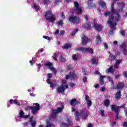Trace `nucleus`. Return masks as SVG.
Listing matches in <instances>:
<instances>
[{
	"label": "nucleus",
	"mask_w": 127,
	"mask_h": 127,
	"mask_svg": "<svg viewBox=\"0 0 127 127\" xmlns=\"http://www.w3.org/2000/svg\"><path fill=\"white\" fill-rule=\"evenodd\" d=\"M115 18V17L114 15H112L111 16H109V19L108 21V23L110 26L111 28L112 29V30H110L109 32V34L110 35H113L114 34V31L116 30V25H117V23H114V19Z\"/></svg>",
	"instance_id": "nucleus-1"
},
{
	"label": "nucleus",
	"mask_w": 127,
	"mask_h": 127,
	"mask_svg": "<svg viewBox=\"0 0 127 127\" xmlns=\"http://www.w3.org/2000/svg\"><path fill=\"white\" fill-rule=\"evenodd\" d=\"M44 16L46 20H49L51 22H54V21L56 20L55 17H54L53 15V13H52V10H48L44 12Z\"/></svg>",
	"instance_id": "nucleus-2"
},
{
	"label": "nucleus",
	"mask_w": 127,
	"mask_h": 127,
	"mask_svg": "<svg viewBox=\"0 0 127 127\" xmlns=\"http://www.w3.org/2000/svg\"><path fill=\"white\" fill-rule=\"evenodd\" d=\"M83 115V119L86 120L88 118V113L86 111V109H82L80 110V113L78 111L75 112L74 116L75 117L76 121L80 120V116Z\"/></svg>",
	"instance_id": "nucleus-3"
},
{
	"label": "nucleus",
	"mask_w": 127,
	"mask_h": 127,
	"mask_svg": "<svg viewBox=\"0 0 127 127\" xmlns=\"http://www.w3.org/2000/svg\"><path fill=\"white\" fill-rule=\"evenodd\" d=\"M34 106H29V109L31 110L33 115L37 114V112L40 110V105L39 103H34Z\"/></svg>",
	"instance_id": "nucleus-4"
},
{
	"label": "nucleus",
	"mask_w": 127,
	"mask_h": 127,
	"mask_svg": "<svg viewBox=\"0 0 127 127\" xmlns=\"http://www.w3.org/2000/svg\"><path fill=\"white\" fill-rule=\"evenodd\" d=\"M77 51L82 52L83 53H86V52H89L90 54H93L94 50L90 47L84 48V47H78L76 49Z\"/></svg>",
	"instance_id": "nucleus-5"
},
{
	"label": "nucleus",
	"mask_w": 127,
	"mask_h": 127,
	"mask_svg": "<svg viewBox=\"0 0 127 127\" xmlns=\"http://www.w3.org/2000/svg\"><path fill=\"white\" fill-rule=\"evenodd\" d=\"M111 110L113 112H115L116 114V120H118V119H121V117H119V114H120V107L119 106H116L115 105H112L111 106Z\"/></svg>",
	"instance_id": "nucleus-6"
},
{
	"label": "nucleus",
	"mask_w": 127,
	"mask_h": 127,
	"mask_svg": "<svg viewBox=\"0 0 127 127\" xmlns=\"http://www.w3.org/2000/svg\"><path fill=\"white\" fill-rule=\"evenodd\" d=\"M68 20H69L71 23L77 24L80 22V18L76 16H70L68 17Z\"/></svg>",
	"instance_id": "nucleus-7"
},
{
	"label": "nucleus",
	"mask_w": 127,
	"mask_h": 127,
	"mask_svg": "<svg viewBox=\"0 0 127 127\" xmlns=\"http://www.w3.org/2000/svg\"><path fill=\"white\" fill-rule=\"evenodd\" d=\"M81 41L82 45H87L88 42H92V39L88 38L85 34H83L81 37Z\"/></svg>",
	"instance_id": "nucleus-8"
},
{
	"label": "nucleus",
	"mask_w": 127,
	"mask_h": 127,
	"mask_svg": "<svg viewBox=\"0 0 127 127\" xmlns=\"http://www.w3.org/2000/svg\"><path fill=\"white\" fill-rule=\"evenodd\" d=\"M44 65L45 66V67H48V68L51 70V71H52L53 73L55 75H56V73H57V71H56V70L55 69V68L52 66V64L50 62L48 63H44Z\"/></svg>",
	"instance_id": "nucleus-9"
},
{
	"label": "nucleus",
	"mask_w": 127,
	"mask_h": 127,
	"mask_svg": "<svg viewBox=\"0 0 127 127\" xmlns=\"http://www.w3.org/2000/svg\"><path fill=\"white\" fill-rule=\"evenodd\" d=\"M93 27L96 29V31H98V32L102 31V29H103V25L97 23H94L93 24Z\"/></svg>",
	"instance_id": "nucleus-10"
},
{
	"label": "nucleus",
	"mask_w": 127,
	"mask_h": 127,
	"mask_svg": "<svg viewBox=\"0 0 127 127\" xmlns=\"http://www.w3.org/2000/svg\"><path fill=\"white\" fill-rule=\"evenodd\" d=\"M66 122L67 123H65L64 122L62 123L61 124V127H68V126H70V125H72V121H71L69 118L67 119Z\"/></svg>",
	"instance_id": "nucleus-11"
},
{
	"label": "nucleus",
	"mask_w": 127,
	"mask_h": 127,
	"mask_svg": "<svg viewBox=\"0 0 127 127\" xmlns=\"http://www.w3.org/2000/svg\"><path fill=\"white\" fill-rule=\"evenodd\" d=\"M74 5L76 11H77L78 13H82V8L79 7V3L77 1H75L74 3Z\"/></svg>",
	"instance_id": "nucleus-12"
},
{
	"label": "nucleus",
	"mask_w": 127,
	"mask_h": 127,
	"mask_svg": "<svg viewBox=\"0 0 127 127\" xmlns=\"http://www.w3.org/2000/svg\"><path fill=\"white\" fill-rule=\"evenodd\" d=\"M80 104H81V102L77 101V99H73L70 101V105H71L72 107H75L76 105Z\"/></svg>",
	"instance_id": "nucleus-13"
},
{
	"label": "nucleus",
	"mask_w": 127,
	"mask_h": 127,
	"mask_svg": "<svg viewBox=\"0 0 127 127\" xmlns=\"http://www.w3.org/2000/svg\"><path fill=\"white\" fill-rule=\"evenodd\" d=\"M65 88L63 84H62L61 86H59L58 88H57V91L58 93H64V92H65Z\"/></svg>",
	"instance_id": "nucleus-14"
},
{
	"label": "nucleus",
	"mask_w": 127,
	"mask_h": 127,
	"mask_svg": "<svg viewBox=\"0 0 127 127\" xmlns=\"http://www.w3.org/2000/svg\"><path fill=\"white\" fill-rule=\"evenodd\" d=\"M108 54L109 55V60L110 61H114L116 58H117V56L113 55V54L111 53V52H108Z\"/></svg>",
	"instance_id": "nucleus-15"
},
{
	"label": "nucleus",
	"mask_w": 127,
	"mask_h": 127,
	"mask_svg": "<svg viewBox=\"0 0 127 127\" xmlns=\"http://www.w3.org/2000/svg\"><path fill=\"white\" fill-rule=\"evenodd\" d=\"M102 42V39L100 35L97 34L95 37V43L96 44H99L100 43Z\"/></svg>",
	"instance_id": "nucleus-16"
},
{
	"label": "nucleus",
	"mask_w": 127,
	"mask_h": 127,
	"mask_svg": "<svg viewBox=\"0 0 127 127\" xmlns=\"http://www.w3.org/2000/svg\"><path fill=\"white\" fill-rule=\"evenodd\" d=\"M84 29H91L92 28V26L90 23H87L84 24L83 25Z\"/></svg>",
	"instance_id": "nucleus-17"
},
{
	"label": "nucleus",
	"mask_w": 127,
	"mask_h": 127,
	"mask_svg": "<svg viewBox=\"0 0 127 127\" xmlns=\"http://www.w3.org/2000/svg\"><path fill=\"white\" fill-rule=\"evenodd\" d=\"M63 109H64V106H62L61 107H58L56 110L53 109V112H56L57 113L59 114V113H61L62 111H63Z\"/></svg>",
	"instance_id": "nucleus-18"
},
{
	"label": "nucleus",
	"mask_w": 127,
	"mask_h": 127,
	"mask_svg": "<svg viewBox=\"0 0 127 127\" xmlns=\"http://www.w3.org/2000/svg\"><path fill=\"white\" fill-rule=\"evenodd\" d=\"M121 97H122V93L121 91H119L115 94V99L116 100H120Z\"/></svg>",
	"instance_id": "nucleus-19"
},
{
	"label": "nucleus",
	"mask_w": 127,
	"mask_h": 127,
	"mask_svg": "<svg viewBox=\"0 0 127 127\" xmlns=\"http://www.w3.org/2000/svg\"><path fill=\"white\" fill-rule=\"evenodd\" d=\"M125 87V84L124 82H119L118 85H117V89H123Z\"/></svg>",
	"instance_id": "nucleus-20"
},
{
	"label": "nucleus",
	"mask_w": 127,
	"mask_h": 127,
	"mask_svg": "<svg viewBox=\"0 0 127 127\" xmlns=\"http://www.w3.org/2000/svg\"><path fill=\"white\" fill-rule=\"evenodd\" d=\"M12 102H13V103L14 104V105H16L17 106H20V103L18 102H17V100H12V99H10L9 100V103L11 104H12Z\"/></svg>",
	"instance_id": "nucleus-21"
},
{
	"label": "nucleus",
	"mask_w": 127,
	"mask_h": 127,
	"mask_svg": "<svg viewBox=\"0 0 127 127\" xmlns=\"http://www.w3.org/2000/svg\"><path fill=\"white\" fill-rule=\"evenodd\" d=\"M99 4H100L101 7H102V8H106V3L104 2L103 0H100L99 2Z\"/></svg>",
	"instance_id": "nucleus-22"
},
{
	"label": "nucleus",
	"mask_w": 127,
	"mask_h": 127,
	"mask_svg": "<svg viewBox=\"0 0 127 127\" xmlns=\"http://www.w3.org/2000/svg\"><path fill=\"white\" fill-rule=\"evenodd\" d=\"M57 115L58 113L56 111H53V112L51 114V118L52 119H56V117H57Z\"/></svg>",
	"instance_id": "nucleus-23"
},
{
	"label": "nucleus",
	"mask_w": 127,
	"mask_h": 127,
	"mask_svg": "<svg viewBox=\"0 0 127 127\" xmlns=\"http://www.w3.org/2000/svg\"><path fill=\"white\" fill-rule=\"evenodd\" d=\"M104 106L105 107H108L110 106V100L106 99L104 101Z\"/></svg>",
	"instance_id": "nucleus-24"
},
{
	"label": "nucleus",
	"mask_w": 127,
	"mask_h": 127,
	"mask_svg": "<svg viewBox=\"0 0 127 127\" xmlns=\"http://www.w3.org/2000/svg\"><path fill=\"white\" fill-rule=\"evenodd\" d=\"M46 82L48 84H49V85H50V88H54V83L51 82V80H50V79H47Z\"/></svg>",
	"instance_id": "nucleus-25"
},
{
	"label": "nucleus",
	"mask_w": 127,
	"mask_h": 127,
	"mask_svg": "<svg viewBox=\"0 0 127 127\" xmlns=\"http://www.w3.org/2000/svg\"><path fill=\"white\" fill-rule=\"evenodd\" d=\"M104 78H106L105 76H104L103 75L100 76V79L99 80V83L101 86H103L104 85Z\"/></svg>",
	"instance_id": "nucleus-26"
},
{
	"label": "nucleus",
	"mask_w": 127,
	"mask_h": 127,
	"mask_svg": "<svg viewBox=\"0 0 127 127\" xmlns=\"http://www.w3.org/2000/svg\"><path fill=\"white\" fill-rule=\"evenodd\" d=\"M71 44H65L64 46L62 47L63 49H69V48H71Z\"/></svg>",
	"instance_id": "nucleus-27"
},
{
	"label": "nucleus",
	"mask_w": 127,
	"mask_h": 127,
	"mask_svg": "<svg viewBox=\"0 0 127 127\" xmlns=\"http://www.w3.org/2000/svg\"><path fill=\"white\" fill-rule=\"evenodd\" d=\"M88 7L89 8H93V7H96V4L90 2L88 3Z\"/></svg>",
	"instance_id": "nucleus-28"
},
{
	"label": "nucleus",
	"mask_w": 127,
	"mask_h": 127,
	"mask_svg": "<svg viewBox=\"0 0 127 127\" xmlns=\"http://www.w3.org/2000/svg\"><path fill=\"white\" fill-rule=\"evenodd\" d=\"M54 125L50 123L49 121H47L46 122V125L45 127H55Z\"/></svg>",
	"instance_id": "nucleus-29"
},
{
	"label": "nucleus",
	"mask_w": 127,
	"mask_h": 127,
	"mask_svg": "<svg viewBox=\"0 0 127 127\" xmlns=\"http://www.w3.org/2000/svg\"><path fill=\"white\" fill-rule=\"evenodd\" d=\"M75 76H76V75L75 74V72L72 71L70 72L69 77L71 78V79H74Z\"/></svg>",
	"instance_id": "nucleus-30"
},
{
	"label": "nucleus",
	"mask_w": 127,
	"mask_h": 127,
	"mask_svg": "<svg viewBox=\"0 0 127 127\" xmlns=\"http://www.w3.org/2000/svg\"><path fill=\"white\" fill-rule=\"evenodd\" d=\"M78 31V28H75L71 33H70L71 36H74L77 33V32Z\"/></svg>",
	"instance_id": "nucleus-31"
},
{
	"label": "nucleus",
	"mask_w": 127,
	"mask_h": 127,
	"mask_svg": "<svg viewBox=\"0 0 127 127\" xmlns=\"http://www.w3.org/2000/svg\"><path fill=\"white\" fill-rule=\"evenodd\" d=\"M112 12L113 13H115V14H118V13H120L121 12V9L117 10L113 9V10H111Z\"/></svg>",
	"instance_id": "nucleus-32"
},
{
	"label": "nucleus",
	"mask_w": 127,
	"mask_h": 127,
	"mask_svg": "<svg viewBox=\"0 0 127 127\" xmlns=\"http://www.w3.org/2000/svg\"><path fill=\"white\" fill-rule=\"evenodd\" d=\"M33 5L34 8H35V9H36L37 10H39L40 9V7L37 5L36 4V3H33Z\"/></svg>",
	"instance_id": "nucleus-33"
},
{
	"label": "nucleus",
	"mask_w": 127,
	"mask_h": 127,
	"mask_svg": "<svg viewBox=\"0 0 127 127\" xmlns=\"http://www.w3.org/2000/svg\"><path fill=\"white\" fill-rule=\"evenodd\" d=\"M19 117L21 119H23V117H24V112H23V111H20L19 113Z\"/></svg>",
	"instance_id": "nucleus-34"
},
{
	"label": "nucleus",
	"mask_w": 127,
	"mask_h": 127,
	"mask_svg": "<svg viewBox=\"0 0 127 127\" xmlns=\"http://www.w3.org/2000/svg\"><path fill=\"white\" fill-rule=\"evenodd\" d=\"M99 112L102 117H105V111H104V110H99Z\"/></svg>",
	"instance_id": "nucleus-35"
},
{
	"label": "nucleus",
	"mask_w": 127,
	"mask_h": 127,
	"mask_svg": "<svg viewBox=\"0 0 127 127\" xmlns=\"http://www.w3.org/2000/svg\"><path fill=\"white\" fill-rule=\"evenodd\" d=\"M91 63L92 64H98V62L97 61V60L96 59L93 58L91 60Z\"/></svg>",
	"instance_id": "nucleus-36"
},
{
	"label": "nucleus",
	"mask_w": 127,
	"mask_h": 127,
	"mask_svg": "<svg viewBox=\"0 0 127 127\" xmlns=\"http://www.w3.org/2000/svg\"><path fill=\"white\" fill-rule=\"evenodd\" d=\"M72 58L74 61H77V60H78V57H77V55L76 54H73L72 56Z\"/></svg>",
	"instance_id": "nucleus-37"
},
{
	"label": "nucleus",
	"mask_w": 127,
	"mask_h": 127,
	"mask_svg": "<svg viewBox=\"0 0 127 127\" xmlns=\"http://www.w3.org/2000/svg\"><path fill=\"white\" fill-rule=\"evenodd\" d=\"M57 25H63V20H61L57 22Z\"/></svg>",
	"instance_id": "nucleus-38"
},
{
	"label": "nucleus",
	"mask_w": 127,
	"mask_h": 127,
	"mask_svg": "<svg viewBox=\"0 0 127 127\" xmlns=\"http://www.w3.org/2000/svg\"><path fill=\"white\" fill-rule=\"evenodd\" d=\"M60 61L61 62H65L66 61V60L65 58H63V56H61V57L60 58Z\"/></svg>",
	"instance_id": "nucleus-39"
},
{
	"label": "nucleus",
	"mask_w": 127,
	"mask_h": 127,
	"mask_svg": "<svg viewBox=\"0 0 127 127\" xmlns=\"http://www.w3.org/2000/svg\"><path fill=\"white\" fill-rule=\"evenodd\" d=\"M108 73H114V69H113V66H111L108 70Z\"/></svg>",
	"instance_id": "nucleus-40"
},
{
	"label": "nucleus",
	"mask_w": 127,
	"mask_h": 127,
	"mask_svg": "<svg viewBox=\"0 0 127 127\" xmlns=\"http://www.w3.org/2000/svg\"><path fill=\"white\" fill-rule=\"evenodd\" d=\"M87 102V107L88 108H90V107H91V106H92V101H91V100H88Z\"/></svg>",
	"instance_id": "nucleus-41"
},
{
	"label": "nucleus",
	"mask_w": 127,
	"mask_h": 127,
	"mask_svg": "<svg viewBox=\"0 0 127 127\" xmlns=\"http://www.w3.org/2000/svg\"><path fill=\"white\" fill-rule=\"evenodd\" d=\"M117 17L116 18V21H119L120 20V18H121V15H120V14L118 13V14H117Z\"/></svg>",
	"instance_id": "nucleus-42"
},
{
	"label": "nucleus",
	"mask_w": 127,
	"mask_h": 127,
	"mask_svg": "<svg viewBox=\"0 0 127 127\" xmlns=\"http://www.w3.org/2000/svg\"><path fill=\"white\" fill-rule=\"evenodd\" d=\"M47 77H48V78L47 80H50V79L52 78V73H49L47 74Z\"/></svg>",
	"instance_id": "nucleus-43"
},
{
	"label": "nucleus",
	"mask_w": 127,
	"mask_h": 127,
	"mask_svg": "<svg viewBox=\"0 0 127 127\" xmlns=\"http://www.w3.org/2000/svg\"><path fill=\"white\" fill-rule=\"evenodd\" d=\"M43 37L44 38V39H47V40H51V38L49 36H43Z\"/></svg>",
	"instance_id": "nucleus-44"
},
{
	"label": "nucleus",
	"mask_w": 127,
	"mask_h": 127,
	"mask_svg": "<svg viewBox=\"0 0 127 127\" xmlns=\"http://www.w3.org/2000/svg\"><path fill=\"white\" fill-rule=\"evenodd\" d=\"M111 13H112L111 12L107 11L105 13V15H106V16H109V15H111Z\"/></svg>",
	"instance_id": "nucleus-45"
},
{
	"label": "nucleus",
	"mask_w": 127,
	"mask_h": 127,
	"mask_svg": "<svg viewBox=\"0 0 127 127\" xmlns=\"http://www.w3.org/2000/svg\"><path fill=\"white\" fill-rule=\"evenodd\" d=\"M122 63V60H118L116 62V65H120V63Z\"/></svg>",
	"instance_id": "nucleus-46"
},
{
	"label": "nucleus",
	"mask_w": 127,
	"mask_h": 127,
	"mask_svg": "<svg viewBox=\"0 0 127 127\" xmlns=\"http://www.w3.org/2000/svg\"><path fill=\"white\" fill-rule=\"evenodd\" d=\"M64 33H65V31L62 30L60 32V35H61L62 36H63V35H64Z\"/></svg>",
	"instance_id": "nucleus-47"
},
{
	"label": "nucleus",
	"mask_w": 127,
	"mask_h": 127,
	"mask_svg": "<svg viewBox=\"0 0 127 127\" xmlns=\"http://www.w3.org/2000/svg\"><path fill=\"white\" fill-rule=\"evenodd\" d=\"M70 69H72V65L71 64H69L68 65H67L66 69L70 70Z\"/></svg>",
	"instance_id": "nucleus-48"
},
{
	"label": "nucleus",
	"mask_w": 127,
	"mask_h": 127,
	"mask_svg": "<svg viewBox=\"0 0 127 127\" xmlns=\"http://www.w3.org/2000/svg\"><path fill=\"white\" fill-rule=\"evenodd\" d=\"M120 33L123 36H125V35H126V32L125 31H121Z\"/></svg>",
	"instance_id": "nucleus-49"
},
{
	"label": "nucleus",
	"mask_w": 127,
	"mask_h": 127,
	"mask_svg": "<svg viewBox=\"0 0 127 127\" xmlns=\"http://www.w3.org/2000/svg\"><path fill=\"white\" fill-rule=\"evenodd\" d=\"M31 127H34L35 126H36V122H33L31 124Z\"/></svg>",
	"instance_id": "nucleus-50"
},
{
	"label": "nucleus",
	"mask_w": 127,
	"mask_h": 127,
	"mask_svg": "<svg viewBox=\"0 0 127 127\" xmlns=\"http://www.w3.org/2000/svg\"><path fill=\"white\" fill-rule=\"evenodd\" d=\"M104 47L106 49H109V47L108 46V44L106 43H104Z\"/></svg>",
	"instance_id": "nucleus-51"
},
{
	"label": "nucleus",
	"mask_w": 127,
	"mask_h": 127,
	"mask_svg": "<svg viewBox=\"0 0 127 127\" xmlns=\"http://www.w3.org/2000/svg\"><path fill=\"white\" fill-rule=\"evenodd\" d=\"M87 76L83 77V82H84V83H86V82H87Z\"/></svg>",
	"instance_id": "nucleus-52"
},
{
	"label": "nucleus",
	"mask_w": 127,
	"mask_h": 127,
	"mask_svg": "<svg viewBox=\"0 0 127 127\" xmlns=\"http://www.w3.org/2000/svg\"><path fill=\"white\" fill-rule=\"evenodd\" d=\"M123 54L124 55H127V49H123Z\"/></svg>",
	"instance_id": "nucleus-53"
},
{
	"label": "nucleus",
	"mask_w": 127,
	"mask_h": 127,
	"mask_svg": "<svg viewBox=\"0 0 127 127\" xmlns=\"http://www.w3.org/2000/svg\"><path fill=\"white\" fill-rule=\"evenodd\" d=\"M90 98V97H89V96L85 95V101H90V100H89V99Z\"/></svg>",
	"instance_id": "nucleus-54"
},
{
	"label": "nucleus",
	"mask_w": 127,
	"mask_h": 127,
	"mask_svg": "<svg viewBox=\"0 0 127 127\" xmlns=\"http://www.w3.org/2000/svg\"><path fill=\"white\" fill-rule=\"evenodd\" d=\"M123 127H127V122H125L123 123Z\"/></svg>",
	"instance_id": "nucleus-55"
},
{
	"label": "nucleus",
	"mask_w": 127,
	"mask_h": 127,
	"mask_svg": "<svg viewBox=\"0 0 127 127\" xmlns=\"http://www.w3.org/2000/svg\"><path fill=\"white\" fill-rule=\"evenodd\" d=\"M61 17H62L63 19H65V15L64 14V13L63 12L61 13Z\"/></svg>",
	"instance_id": "nucleus-56"
},
{
	"label": "nucleus",
	"mask_w": 127,
	"mask_h": 127,
	"mask_svg": "<svg viewBox=\"0 0 127 127\" xmlns=\"http://www.w3.org/2000/svg\"><path fill=\"white\" fill-rule=\"evenodd\" d=\"M123 75L124 77H125V78H127V72H123Z\"/></svg>",
	"instance_id": "nucleus-57"
},
{
	"label": "nucleus",
	"mask_w": 127,
	"mask_h": 127,
	"mask_svg": "<svg viewBox=\"0 0 127 127\" xmlns=\"http://www.w3.org/2000/svg\"><path fill=\"white\" fill-rule=\"evenodd\" d=\"M126 44L125 43H123L121 45V47L123 48V49H126Z\"/></svg>",
	"instance_id": "nucleus-58"
},
{
	"label": "nucleus",
	"mask_w": 127,
	"mask_h": 127,
	"mask_svg": "<svg viewBox=\"0 0 127 127\" xmlns=\"http://www.w3.org/2000/svg\"><path fill=\"white\" fill-rule=\"evenodd\" d=\"M111 3H112V5H111V11H112V10H114V4L115 3L114 2V1H112Z\"/></svg>",
	"instance_id": "nucleus-59"
},
{
	"label": "nucleus",
	"mask_w": 127,
	"mask_h": 127,
	"mask_svg": "<svg viewBox=\"0 0 127 127\" xmlns=\"http://www.w3.org/2000/svg\"><path fill=\"white\" fill-rule=\"evenodd\" d=\"M48 1H50V0H44L43 1V3L44 4H46V3H47Z\"/></svg>",
	"instance_id": "nucleus-60"
},
{
	"label": "nucleus",
	"mask_w": 127,
	"mask_h": 127,
	"mask_svg": "<svg viewBox=\"0 0 127 127\" xmlns=\"http://www.w3.org/2000/svg\"><path fill=\"white\" fill-rule=\"evenodd\" d=\"M62 83H63V84H67V81L66 80H63Z\"/></svg>",
	"instance_id": "nucleus-61"
},
{
	"label": "nucleus",
	"mask_w": 127,
	"mask_h": 127,
	"mask_svg": "<svg viewBox=\"0 0 127 127\" xmlns=\"http://www.w3.org/2000/svg\"><path fill=\"white\" fill-rule=\"evenodd\" d=\"M84 18L85 19L86 22H87V21L89 19V17L86 15V16H84Z\"/></svg>",
	"instance_id": "nucleus-62"
},
{
	"label": "nucleus",
	"mask_w": 127,
	"mask_h": 127,
	"mask_svg": "<svg viewBox=\"0 0 127 127\" xmlns=\"http://www.w3.org/2000/svg\"><path fill=\"white\" fill-rule=\"evenodd\" d=\"M69 78H70V75H66L65 76V78H66V80H68V79H69Z\"/></svg>",
	"instance_id": "nucleus-63"
},
{
	"label": "nucleus",
	"mask_w": 127,
	"mask_h": 127,
	"mask_svg": "<svg viewBox=\"0 0 127 127\" xmlns=\"http://www.w3.org/2000/svg\"><path fill=\"white\" fill-rule=\"evenodd\" d=\"M87 127H93V125H92V124L89 123V124H88Z\"/></svg>",
	"instance_id": "nucleus-64"
}]
</instances>
